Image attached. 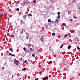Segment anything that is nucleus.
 Segmentation results:
<instances>
[{"label":"nucleus","instance_id":"nucleus-4","mask_svg":"<svg viewBox=\"0 0 80 80\" xmlns=\"http://www.w3.org/2000/svg\"><path fill=\"white\" fill-rule=\"evenodd\" d=\"M14 63L15 64H16V65H18V63H17V62L16 61H14Z\"/></svg>","mask_w":80,"mask_h":80},{"label":"nucleus","instance_id":"nucleus-29","mask_svg":"<svg viewBox=\"0 0 80 80\" xmlns=\"http://www.w3.org/2000/svg\"><path fill=\"white\" fill-rule=\"evenodd\" d=\"M38 53H40V50H39V49H38Z\"/></svg>","mask_w":80,"mask_h":80},{"label":"nucleus","instance_id":"nucleus-39","mask_svg":"<svg viewBox=\"0 0 80 80\" xmlns=\"http://www.w3.org/2000/svg\"><path fill=\"white\" fill-rule=\"evenodd\" d=\"M14 37V36L13 35H12L11 36V37Z\"/></svg>","mask_w":80,"mask_h":80},{"label":"nucleus","instance_id":"nucleus-18","mask_svg":"<svg viewBox=\"0 0 80 80\" xmlns=\"http://www.w3.org/2000/svg\"><path fill=\"white\" fill-rule=\"evenodd\" d=\"M48 22H52V20H51L50 19H49L48 20Z\"/></svg>","mask_w":80,"mask_h":80},{"label":"nucleus","instance_id":"nucleus-41","mask_svg":"<svg viewBox=\"0 0 80 80\" xmlns=\"http://www.w3.org/2000/svg\"><path fill=\"white\" fill-rule=\"evenodd\" d=\"M35 80H38V78H37L36 79H35Z\"/></svg>","mask_w":80,"mask_h":80},{"label":"nucleus","instance_id":"nucleus-56","mask_svg":"<svg viewBox=\"0 0 80 80\" xmlns=\"http://www.w3.org/2000/svg\"><path fill=\"white\" fill-rule=\"evenodd\" d=\"M70 36H71L70 35V36H68V37H70Z\"/></svg>","mask_w":80,"mask_h":80},{"label":"nucleus","instance_id":"nucleus-37","mask_svg":"<svg viewBox=\"0 0 80 80\" xmlns=\"http://www.w3.org/2000/svg\"><path fill=\"white\" fill-rule=\"evenodd\" d=\"M10 19V18H9L8 20V23H9V20Z\"/></svg>","mask_w":80,"mask_h":80},{"label":"nucleus","instance_id":"nucleus-32","mask_svg":"<svg viewBox=\"0 0 80 80\" xmlns=\"http://www.w3.org/2000/svg\"><path fill=\"white\" fill-rule=\"evenodd\" d=\"M26 50V48H23L24 51H25Z\"/></svg>","mask_w":80,"mask_h":80},{"label":"nucleus","instance_id":"nucleus-59","mask_svg":"<svg viewBox=\"0 0 80 80\" xmlns=\"http://www.w3.org/2000/svg\"><path fill=\"white\" fill-rule=\"evenodd\" d=\"M21 22L22 23H23V21H22Z\"/></svg>","mask_w":80,"mask_h":80},{"label":"nucleus","instance_id":"nucleus-15","mask_svg":"<svg viewBox=\"0 0 80 80\" xmlns=\"http://www.w3.org/2000/svg\"><path fill=\"white\" fill-rule=\"evenodd\" d=\"M74 18H75V19H77V16H73Z\"/></svg>","mask_w":80,"mask_h":80},{"label":"nucleus","instance_id":"nucleus-16","mask_svg":"<svg viewBox=\"0 0 80 80\" xmlns=\"http://www.w3.org/2000/svg\"><path fill=\"white\" fill-rule=\"evenodd\" d=\"M68 36V35L67 34H66L65 35H64V37H65V38H67Z\"/></svg>","mask_w":80,"mask_h":80},{"label":"nucleus","instance_id":"nucleus-24","mask_svg":"<svg viewBox=\"0 0 80 80\" xmlns=\"http://www.w3.org/2000/svg\"><path fill=\"white\" fill-rule=\"evenodd\" d=\"M16 10L17 11H19L20 10L19 9V8H17V9H16Z\"/></svg>","mask_w":80,"mask_h":80},{"label":"nucleus","instance_id":"nucleus-12","mask_svg":"<svg viewBox=\"0 0 80 80\" xmlns=\"http://www.w3.org/2000/svg\"><path fill=\"white\" fill-rule=\"evenodd\" d=\"M4 13H5V12H3V11H2V13H1V15H2L4 14Z\"/></svg>","mask_w":80,"mask_h":80},{"label":"nucleus","instance_id":"nucleus-26","mask_svg":"<svg viewBox=\"0 0 80 80\" xmlns=\"http://www.w3.org/2000/svg\"><path fill=\"white\" fill-rule=\"evenodd\" d=\"M77 49H78V50H80V48H79V47L78 46L77 47Z\"/></svg>","mask_w":80,"mask_h":80},{"label":"nucleus","instance_id":"nucleus-44","mask_svg":"<svg viewBox=\"0 0 80 80\" xmlns=\"http://www.w3.org/2000/svg\"><path fill=\"white\" fill-rule=\"evenodd\" d=\"M51 24H52V23L50 22L49 24V25H51Z\"/></svg>","mask_w":80,"mask_h":80},{"label":"nucleus","instance_id":"nucleus-20","mask_svg":"<svg viewBox=\"0 0 80 80\" xmlns=\"http://www.w3.org/2000/svg\"><path fill=\"white\" fill-rule=\"evenodd\" d=\"M70 32L72 33H73V32H73V30H71L70 31Z\"/></svg>","mask_w":80,"mask_h":80},{"label":"nucleus","instance_id":"nucleus-52","mask_svg":"<svg viewBox=\"0 0 80 80\" xmlns=\"http://www.w3.org/2000/svg\"><path fill=\"white\" fill-rule=\"evenodd\" d=\"M22 60V58H21V59H20V61H21V60Z\"/></svg>","mask_w":80,"mask_h":80},{"label":"nucleus","instance_id":"nucleus-19","mask_svg":"<svg viewBox=\"0 0 80 80\" xmlns=\"http://www.w3.org/2000/svg\"><path fill=\"white\" fill-rule=\"evenodd\" d=\"M55 22V23H56V22H58V20L57 19L56 20Z\"/></svg>","mask_w":80,"mask_h":80},{"label":"nucleus","instance_id":"nucleus-40","mask_svg":"<svg viewBox=\"0 0 80 80\" xmlns=\"http://www.w3.org/2000/svg\"><path fill=\"white\" fill-rule=\"evenodd\" d=\"M72 3H74V2H75L74 0L72 1Z\"/></svg>","mask_w":80,"mask_h":80},{"label":"nucleus","instance_id":"nucleus-30","mask_svg":"<svg viewBox=\"0 0 80 80\" xmlns=\"http://www.w3.org/2000/svg\"><path fill=\"white\" fill-rule=\"evenodd\" d=\"M27 16H25L23 17L24 19H25V18H26V17H27Z\"/></svg>","mask_w":80,"mask_h":80},{"label":"nucleus","instance_id":"nucleus-58","mask_svg":"<svg viewBox=\"0 0 80 80\" xmlns=\"http://www.w3.org/2000/svg\"><path fill=\"white\" fill-rule=\"evenodd\" d=\"M51 8V7H49V8Z\"/></svg>","mask_w":80,"mask_h":80},{"label":"nucleus","instance_id":"nucleus-27","mask_svg":"<svg viewBox=\"0 0 80 80\" xmlns=\"http://www.w3.org/2000/svg\"><path fill=\"white\" fill-rule=\"evenodd\" d=\"M31 44H29L28 45V46L29 47H31Z\"/></svg>","mask_w":80,"mask_h":80},{"label":"nucleus","instance_id":"nucleus-28","mask_svg":"<svg viewBox=\"0 0 80 80\" xmlns=\"http://www.w3.org/2000/svg\"><path fill=\"white\" fill-rule=\"evenodd\" d=\"M30 50H31V51H33V49H32V48H30Z\"/></svg>","mask_w":80,"mask_h":80},{"label":"nucleus","instance_id":"nucleus-22","mask_svg":"<svg viewBox=\"0 0 80 80\" xmlns=\"http://www.w3.org/2000/svg\"><path fill=\"white\" fill-rule=\"evenodd\" d=\"M28 16H32V13H29V14L28 15Z\"/></svg>","mask_w":80,"mask_h":80},{"label":"nucleus","instance_id":"nucleus-47","mask_svg":"<svg viewBox=\"0 0 80 80\" xmlns=\"http://www.w3.org/2000/svg\"><path fill=\"white\" fill-rule=\"evenodd\" d=\"M32 27H31L30 28V29H32Z\"/></svg>","mask_w":80,"mask_h":80},{"label":"nucleus","instance_id":"nucleus-7","mask_svg":"<svg viewBox=\"0 0 80 80\" xmlns=\"http://www.w3.org/2000/svg\"><path fill=\"white\" fill-rule=\"evenodd\" d=\"M77 7H78V9H80V4H79L78 5H77Z\"/></svg>","mask_w":80,"mask_h":80},{"label":"nucleus","instance_id":"nucleus-25","mask_svg":"<svg viewBox=\"0 0 80 80\" xmlns=\"http://www.w3.org/2000/svg\"><path fill=\"white\" fill-rule=\"evenodd\" d=\"M75 40H76V41H78V38H76Z\"/></svg>","mask_w":80,"mask_h":80},{"label":"nucleus","instance_id":"nucleus-6","mask_svg":"<svg viewBox=\"0 0 80 80\" xmlns=\"http://www.w3.org/2000/svg\"><path fill=\"white\" fill-rule=\"evenodd\" d=\"M53 62L52 61H50L48 62V64L49 65H50L51 63H52Z\"/></svg>","mask_w":80,"mask_h":80},{"label":"nucleus","instance_id":"nucleus-23","mask_svg":"<svg viewBox=\"0 0 80 80\" xmlns=\"http://www.w3.org/2000/svg\"><path fill=\"white\" fill-rule=\"evenodd\" d=\"M57 14L58 15H60V12H58Z\"/></svg>","mask_w":80,"mask_h":80},{"label":"nucleus","instance_id":"nucleus-3","mask_svg":"<svg viewBox=\"0 0 80 80\" xmlns=\"http://www.w3.org/2000/svg\"><path fill=\"white\" fill-rule=\"evenodd\" d=\"M9 55H11V56H12V57H15V54H13L12 53H9Z\"/></svg>","mask_w":80,"mask_h":80},{"label":"nucleus","instance_id":"nucleus-45","mask_svg":"<svg viewBox=\"0 0 80 80\" xmlns=\"http://www.w3.org/2000/svg\"><path fill=\"white\" fill-rule=\"evenodd\" d=\"M0 17H2V14H1L0 16Z\"/></svg>","mask_w":80,"mask_h":80},{"label":"nucleus","instance_id":"nucleus-5","mask_svg":"<svg viewBox=\"0 0 80 80\" xmlns=\"http://www.w3.org/2000/svg\"><path fill=\"white\" fill-rule=\"evenodd\" d=\"M68 14H69V15H71V11L70 10L68 11Z\"/></svg>","mask_w":80,"mask_h":80},{"label":"nucleus","instance_id":"nucleus-1","mask_svg":"<svg viewBox=\"0 0 80 80\" xmlns=\"http://www.w3.org/2000/svg\"><path fill=\"white\" fill-rule=\"evenodd\" d=\"M40 39L42 41V42H43V39H44V38H43V36H42L41 37Z\"/></svg>","mask_w":80,"mask_h":80},{"label":"nucleus","instance_id":"nucleus-36","mask_svg":"<svg viewBox=\"0 0 80 80\" xmlns=\"http://www.w3.org/2000/svg\"><path fill=\"white\" fill-rule=\"evenodd\" d=\"M27 61L25 60V62H24V63H27Z\"/></svg>","mask_w":80,"mask_h":80},{"label":"nucleus","instance_id":"nucleus-53","mask_svg":"<svg viewBox=\"0 0 80 80\" xmlns=\"http://www.w3.org/2000/svg\"><path fill=\"white\" fill-rule=\"evenodd\" d=\"M12 78H13V76H12Z\"/></svg>","mask_w":80,"mask_h":80},{"label":"nucleus","instance_id":"nucleus-51","mask_svg":"<svg viewBox=\"0 0 80 80\" xmlns=\"http://www.w3.org/2000/svg\"><path fill=\"white\" fill-rule=\"evenodd\" d=\"M11 52H13V50H11Z\"/></svg>","mask_w":80,"mask_h":80},{"label":"nucleus","instance_id":"nucleus-21","mask_svg":"<svg viewBox=\"0 0 80 80\" xmlns=\"http://www.w3.org/2000/svg\"><path fill=\"white\" fill-rule=\"evenodd\" d=\"M48 25H45V28H48Z\"/></svg>","mask_w":80,"mask_h":80},{"label":"nucleus","instance_id":"nucleus-14","mask_svg":"<svg viewBox=\"0 0 80 80\" xmlns=\"http://www.w3.org/2000/svg\"><path fill=\"white\" fill-rule=\"evenodd\" d=\"M60 15H58V16L57 18H58V19H60Z\"/></svg>","mask_w":80,"mask_h":80},{"label":"nucleus","instance_id":"nucleus-46","mask_svg":"<svg viewBox=\"0 0 80 80\" xmlns=\"http://www.w3.org/2000/svg\"><path fill=\"white\" fill-rule=\"evenodd\" d=\"M34 3H36V0H35L34 1Z\"/></svg>","mask_w":80,"mask_h":80},{"label":"nucleus","instance_id":"nucleus-42","mask_svg":"<svg viewBox=\"0 0 80 80\" xmlns=\"http://www.w3.org/2000/svg\"><path fill=\"white\" fill-rule=\"evenodd\" d=\"M23 31H22V33H21V34H23Z\"/></svg>","mask_w":80,"mask_h":80},{"label":"nucleus","instance_id":"nucleus-8","mask_svg":"<svg viewBox=\"0 0 80 80\" xmlns=\"http://www.w3.org/2000/svg\"><path fill=\"white\" fill-rule=\"evenodd\" d=\"M63 45H64V44H62V45L60 47V48H62L63 47Z\"/></svg>","mask_w":80,"mask_h":80},{"label":"nucleus","instance_id":"nucleus-54","mask_svg":"<svg viewBox=\"0 0 80 80\" xmlns=\"http://www.w3.org/2000/svg\"><path fill=\"white\" fill-rule=\"evenodd\" d=\"M27 16L26 15H24V17H25V16Z\"/></svg>","mask_w":80,"mask_h":80},{"label":"nucleus","instance_id":"nucleus-34","mask_svg":"<svg viewBox=\"0 0 80 80\" xmlns=\"http://www.w3.org/2000/svg\"><path fill=\"white\" fill-rule=\"evenodd\" d=\"M35 4H36V3H35V2H34V3H32V5H35Z\"/></svg>","mask_w":80,"mask_h":80},{"label":"nucleus","instance_id":"nucleus-9","mask_svg":"<svg viewBox=\"0 0 80 80\" xmlns=\"http://www.w3.org/2000/svg\"><path fill=\"white\" fill-rule=\"evenodd\" d=\"M68 49H69V50H70V48H71V46H70V45L68 46Z\"/></svg>","mask_w":80,"mask_h":80},{"label":"nucleus","instance_id":"nucleus-17","mask_svg":"<svg viewBox=\"0 0 80 80\" xmlns=\"http://www.w3.org/2000/svg\"><path fill=\"white\" fill-rule=\"evenodd\" d=\"M13 50V48H11L9 49V50H10V51H11V50Z\"/></svg>","mask_w":80,"mask_h":80},{"label":"nucleus","instance_id":"nucleus-49","mask_svg":"<svg viewBox=\"0 0 80 80\" xmlns=\"http://www.w3.org/2000/svg\"><path fill=\"white\" fill-rule=\"evenodd\" d=\"M26 14L28 13V12L26 11Z\"/></svg>","mask_w":80,"mask_h":80},{"label":"nucleus","instance_id":"nucleus-48","mask_svg":"<svg viewBox=\"0 0 80 80\" xmlns=\"http://www.w3.org/2000/svg\"><path fill=\"white\" fill-rule=\"evenodd\" d=\"M65 52H63V54H65Z\"/></svg>","mask_w":80,"mask_h":80},{"label":"nucleus","instance_id":"nucleus-33","mask_svg":"<svg viewBox=\"0 0 80 80\" xmlns=\"http://www.w3.org/2000/svg\"><path fill=\"white\" fill-rule=\"evenodd\" d=\"M2 70H4V69H5V68H4V67H3L2 68Z\"/></svg>","mask_w":80,"mask_h":80},{"label":"nucleus","instance_id":"nucleus-2","mask_svg":"<svg viewBox=\"0 0 80 80\" xmlns=\"http://www.w3.org/2000/svg\"><path fill=\"white\" fill-rule=\"evenodd\" d=\"M48 76H47V77H46L45 78H43L42 80H47V79H48Z\"/></svg>","mask_w":80,"mask_h":80},{"label":"nucleus","instance_id":"nucleus-50","mask_svg":"<svg viewBox=\"0 0 80 80\" xmlns=\"http://www.w3.org/2000/svg\"><path fill=\"white\" fill-rule=\"evenodd\" d=\"M72 20H73V19H70V21H72Z\"/></svg>","mask_w":80,"mask_h":80},{"label":"nucleus","instance_id":"nucleus-55","mask_svg":"<svg viewBox=\"0 0 80 80\" xmlns=\"http://www.w3.org/2000/svg\"><path fill=\"white\" fill-rule=\"evenodd\" d=\"M12 4L13 5H14V2H13L12 3Z\"/></svg>","mask_w":80,"mask_h":80},{"label":"nucleus","instance_id":"nucleus-11","mask_svg":"<svg viewBox=\"0 0 80 80\" xmlns=\"http://www.w3.org/2000/svg\"><path fill=\"white\" fill-rule=\"evenodd\" d=\"M28 52H29V50H26L25 51V53H28Z\"/></svg>","mask_w":80,"mask_h":80},{"label":"nucleus","instance_id":"nucleus-31","mask_svg":"<svg viewBox=\"0 0 80 80\" xmlns=\"http://www.w3.org/2000/svg\"><path fill=\"white\" fill-rule=\"evenodd\" d=\"M42 71H41L39 72V74H42Z\"/></svg>","mask_w":80,"mask_h":80},{"label":"nucleus","instance_id":"nucleus-10","mask_svg":"<svg viewBox=\"0 0 80 80\" xmlns=\"http://www.w3.org/2000/svg\"><path fill=\"white\" fill-rule=\"evenodd\" d=\"M52 36H55V33L53 32L52 33Z\"/></svg>","mask_w":80,"mask_h":80},{"label":"nucleus","instance_id":"nucleus-57","mask_svg":"<svg viewBox=\"0 0 80 80\" xmlns=\"http://www.w3.org/2000/svg\"><path fill=\"white\" fill-rule=\"evenodd\" d=\"M19 80H21V78H20Z\"/></svg>","mask_w":80,"mask_h":80},{"label":"nucleus","instance_id":"nucleus-38","mask_svg":"<svg viewBox=\"0 0 80 80\" xmlns=\"http://www.w3.org/2000/svg\"><path fill=\"white\" fill-rule=\"evenodd\" d=\"M32 57H35V54H33L32 55Z\"/></svg>","mask_w":80,"mask_h":80},{"label":"nucleus","instance_id":"nucleus-61","mask_svg":"<svg viewBox=\"0 0 80 80\" xmlns=\"http://www.w3.org/2000/svg\"><path fill=\"white\" fill-rule=\"evenodd\" d=\"M21 22H22V20H21Z\"/></svg>","mask_w":80,"mask_h":80},{"label":"nucleus","instance_id":"nucleus-13","mask_svg":"<svg viewBox=\"0 0 80 80\" xmlns=\"http://www.w3.org/2000/svg\"><path fill=\"white\" fill-rule=\"evenodd\" d=\"M66 25V24H65V23H63L62 24V26H65Z\"/></svg>","mask_w":80,"mask_h":80},{"label":"nucleus","instance_id":"nucleus-43","mask_svg":"<svg viewBox=\"0 0 80 80\" xmlns=\"http://www.w3.org/2000/svg\"><path fill=\"white\" fill-rule=\"evenodd\" d=\"M27 39H28V36L27 35Z\"/></svg>","mask_w":80,"mask_h":80},{"label":"nucleus","instance_id":"nucleus-60","mask_svg":"<svg viewBox=\"0 0 80 80\" xmlns=\"http://www.w3.org/2000/svg\"><path fill=\"white\" fill-rule=\"evenodd\" d=\"M31 12H32V11H31Z\"/></svg>","mask_w":80,"mask_h":80},{"label":"nucleus","instance_id":"nucleus-35","mask_svg":"<svg viewBox=\"0 0 80 80\" xmlns=\"http://www.w3.org/2000/svg\"><path fill=\"white\" fill-rule=\"evenodd\" d=\"M23 70H27V68H24Z\"/></svg>","mask_w":80,"mask_h":80}]
</instances>
